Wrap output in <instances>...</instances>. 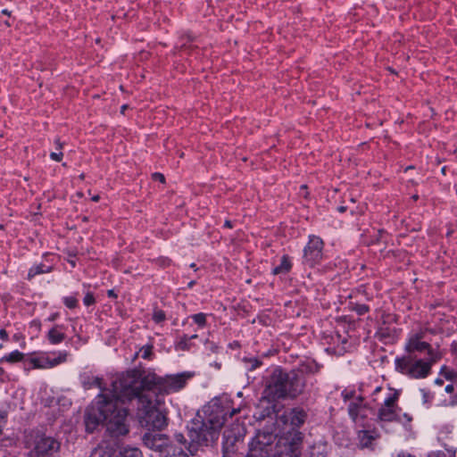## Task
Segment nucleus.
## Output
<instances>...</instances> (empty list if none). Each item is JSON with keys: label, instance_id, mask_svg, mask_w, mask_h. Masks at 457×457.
Listing matches in <instances>:
<instances>
[{"label": "nucleus", "instance_id": "obj_1", "mask_svg": "<svg viewBox=\"0 0 457 457\" xmlns=\"http://www.w3.org/2000/svg\"><path fill=\"white\" fill-rule=\"evenodd\" d=\"M113 390L121 397L120 406L128 410L127 402L136 403L137 418L141 427L162 430L167 426V417L161 410L164 404L163 398L150 389L143 388L136 372H128L117 379L113 383Z\"/></svg>", "mask_w": 457, "mask_h": 457}, {"label": "nucleus", "instance_id": "obj_2", "mask_svg": "<svg viewBox=\"0 0 457 457\" xmlns=\"http://www.w3.org/2000/svg\"><path fill=\"white\" fill-rule=\"evenodd\" d=\"M117 377L110 388L104 386L103 379L93 375H84L81 384L85 389L97 387L100 393L96 396L87 412V419L95 423L105 424L107 430L114 436H124L129 433L127 423V409L120 406L121 397L113 390V383L125 376Z\"/></svg>", "mask_w": 457, "mask_h": 457}, {"label": "nucleus", "instance_id": "obj_3", "mask_svg": "<svg viewBox=\"0 0 457 457\" xmlns=\"http://www.w3.org/2000/svg\"><path fill=\"white\" fill-rule=\"evenodd\" d=\"M238 411L228 399L214 398L205 404L187 425L190 450L216 444L228 417L232 418Z\"/></svg>", "mask_w": 457, "mask_h": 457}, {"label": "nucleus", "instance_id": "obj_4", "mask_svg": "<svg viewBox=\"0 0 457 457\" xmlns=\"http://www.w3.org/2000/svg\"><path fill=\"white\" fill-rule=\"evenodd\" d=\"M305 378L303 372L284 371L277 368L271 373L264 389V396L269 401L295 398L303 392Z\"/></svg>", "mask_w": 457, "mask_h": 457}, {"label": "nucleus", "instance_id": "obj_5", "mask_svg": "<svg viewBox=\"0 0 457 457\" xmlns=\"http://www.w3.org/2000/svg\"><path fill=\"white\" fill-rule=\"evenodd\" d=\"M370 401L379 405L377 413V420L381 426L388 422H400L408 424L412 417L407 412H403L398 406L399 393L391 388L376 386L370 394Z\"/></svg>", "mask_w": 457, "mask_h": 457}, {"label": "nucleus", "instance_id": "obj_6", "mask_svg": "<svg viewBox=\"0 0 457 457\" xmlns=\"http://www.w3.org/2000/svg\"><path fill=\"white\" fill-rule=\"evenodd\" d=\"M192 377L191 372H182L165 377L153 374L145 377L142 380L140 379V382L143 383V388L150 389L161 396L180 391Z\"/></svg>", "mask_w": 457, "mask_h": 457}, {"label": "nucleus", "instance_id": "obj_7", "mask_svg": "<svg viewBox=\"0 0 457 457\" xmlns=\"http://www.w3.org/2000/svg\"><path fill=\"white\" fill-rule=\"evenodd\" d=\"M438 358H419L418 354L403 355L395 360V370L411 378L421 379L427 378L434 363Z\"/></svg>", "mask_w": 457, "mask_h": 457}, {"label": "nucleus", "instance_id": "obj_8", "mask_svg": "<svg viewBox=\"0 0 457 457\" xmlns=\"http://www.w3.org/2000/svg\"><path fill=\"white\" fill-rule=\"evenodd\" d=\"M275 439L272 433L259 432L252 443L249 457H299L300 452L295 445L287 446L283 452L273 453Z\"/></svg>", "mask_w": 457, "mask_h": 457}, {"label": "nucleus", "instance_id": "obj_9", "mask_svg": "<svg viewBox=\"0 0 457 457\" xmlns=\"http://www.w3.org/2000/svg\"><path fill=\"white\" fill-rule=\"evenodd\" d=\"M342 396L345 401L352 400L348 405V413L352 420L357 426L364 428L371 412V408L364 402L366 391L361 388V393L356 395L354 392L344 390Z\"/></svg>", "mask_w": 457, "mask_h": 457}, {"label": "nucleus", "instance_id": "obj_10", "mask_svg": "<svg viewBox=\"0 0 457 457\" xmlns=\"http://www.w3.org/2000/svg\"><path fill=\"white\" fill-rule=\"evenodd\" d=\"M324 242L318 236H309V241L303 248V262L309 267H314L323 260Z\"/></svg>", "mask_w": 457, "mask_h": 457}, {"label": "nucleus", "instance_id": "obj_11", "mask_svg": "<svg viewBox=\"0 0 457 457\" xmlns=\"http://www.w3.org/2000/svg\"><path fill=\"white\" fill-rule=\"evenodd\" d=\"M59 447L58 441L52 436L43 435L36 438L34 447L29 453L28 457H54Z\"/></svg>", "mask_w": 457, "mask_h": 457}, {"label": "nucleus", "instance_id": "obj_12", "mask_svg": "<svg viewBox=\"0 0 457 457\" xmlns=\"http://www.w3.org/2000/svg\"><path fill=\"white\" fill-rule=\"evenodd\" d=\"M423 334L422 333H414L409 336L406 343H405V355H411L417 353H425V357H434L438 358V354L434 351L432 346L422 340Z\"/></svg>", "mask_w": 457, "mask_h": 457}, {"label": "nucleus", "instance_id": "obj_13", "mask_svg": "<svg viewBox=\"0 0 457 457\" xmlns=\"http://www.w3.org/2000/svg\"><path fill=\"white\" fill-rule=\"evenodd\" d=\"M195 451L190 450V442H187L182 433H175L173 441L170 443L165 451V457H189L188 453H193Z\"/></svg>", "mask_w": 457, "mask_h": 457}, {"label": "nucleus", "instance_id": "obj_14", "mask_svg": "<svg viewBox=\"0 0 457 457\" xmlns=\"http://www.w3.org/2000/svg\"><path fill=\"white\" fill-rule=\"evenodd\" d=\"M144 445L155 452H159L164 455L166 449L168 448L170 441L168 436L164 434H161L154 431L146 432L143 436Z\"/></svg>", "mask_w": 457, "mask_h": 457}, {"label": "nucleus", "instance_id": "obj_15", "mask_svg": "<svg viewBox=\"0 0 457 457\" xmlns=\"http://www.w3.org/2000/svg\"><path fill=\"white\" fill-rule=\"evenodd\" d=\"M67 353L59 352L58 356L55 358H50L46 354H41L37 357H31L29 359V364L33 369H50L66 361Z\"/></svg>", "mask_w": 457, "mask_h": 457}, {"label": "nucleus", "instance_id": "obj_16", "mask_svg": "<svg viewBox=\"0 0 457 457\" xmlns=\"http://www.w3.org/2000/svg\"><path fill=\"white\" fill-rule=\"evenodd\" d=\"M286 421L289 422L293 427L302 426L306 419V413L303 410L299 408L292 409L286 415Z\"/></svg>", "mask_w": 457, "mask_h": 457}, {"label": "nucleus", "instance_id": "obj_17", "mask_svg": "<svg viewBox=\"0 0 457 457\" xmlns=\"http://www.w3.org/2000/svg\"><path fill=\"white\" fill-rule=\"evenodd\" d=\"M292 263L287 255H283L280 259V263L274 267L272 273L275 275L287 274L290 271Z\"/></svg>", "mask_w": 457, "mask_h": 457}, {"label": "nucleus", "instance_id": "obj_18", "mask_svg": "<svg viewBox=\"0 0 457 457\" xmlns=\"http://www.w3.org/2000/svg\"><path fill=\"white\" fill-rule=\"evenodd\" d=\"M61 327L57 325L50 329L47 334V338L52 345H58L65 338V335L59 329Z\"/></svg>", "mask_w": 457, "mask_h": 457}, {"label": "nucleus", "instance_id": "obj_19", "mask_svg": "<svg viewBox=\"0 0 457 457\" xmlns=\"http://www.w3.org/2000/svg\"><path fill=\"white\" fill-rule=\"evenodd\" d=\"M51 270H52L51 266H48V265H46L43 263L36 264L29 269V272H28V278L31 279L32 278H34L37 275L49 273Z\"/></svg>", "mask_w": 457, "mask_h": 457}, {"label": "nucleus", "instance_id": "obj_20", "mask_svg": "<svg viewBox=\"0 0 457 457\" xmlns=\"http://www.w3.org/2000/svg\"><path fill=\"white\" fill-rule=\"evenodd\" d=\"M358 439L361 447H369L375 439L373 434L369 430H360Z\"/></svg>", "mask_w": 457, "mask_h": 457}, {"label": "nucleus", "instance_id": "obj_21", "mask_svg": "<svg viewBox=\"0 0 457 457\" xmlns=\"http://www.w3.org/2000/svg\"><path fill=\"white\" fill-rule=\"evenodd\" d=\"M24 353L18 350H15L3 356L0 361H6L9 363L20 362L24 359Z\"/></svg>", "mask_w": 457, "mask_h": 457}, {"label": "nucleus", "instance_id": "obj_22", "mask_svg": "<svg viewBox=\"0 0 457 457\" xmlns=\"http://www.w3.org/2000/svg\"><path fill=\"white\" fill-rule=\"evenodd\" d=\"M120 457H143V454L137 447L126 446L120 451Z\"/></svg>", "mask_w": 457, "mask_h": 457}, {"label": "nucleus", "instance_id": "obj_23", "mask_svg": "<svg viewBox=\"0 0 457 457\" xmlns=\"http://www.w3.org/2000/svg\"><path fill=\"white\" fill-rule=\"evenodd\" d=\"M241 437V434L231 435L230 431L226 430L223 434L224 445L228 447V445H233L237 441H238Z\"/></svg>", "mask_w": 457, "mask_h": 457}, {"label": "nucleus", "instance_id": "obj_24", "mask_svg": "<svg viewBox=\"0 0 457 457\" xmlns=\"http://www.w3.org/2000/svg\"><path fill=\"white\" fill-rule=\"evenodd\" d=\"M350 309L358 315H364L370 311V307L364 303L350 302Z\"/></svg>", "mask_w": 457, "mask_h": 457}, {"label": "nucleus", "instance_id": "obj_25", "mask_svg": "<svg viewBox=\"0 0 457 457\" xmlns=\"http://www.w3.org/2000/svg\"><path fill=\"white\" fill-rule=\"evenodd\" d=\"M153 348V345H143L137 352V355L145 360H151L154 355Z\"/></svg>", "mask_w": 457, "mask_h": 457}, {"label": "nucleus", "instance_id": "obj_26", "mask_svg": "<svg viewBox=\"0 0 457 457\" xmlns=\"http://www.w3.org/2000/svg\"><path fill=\"white\" fill-rule=\"evenodd\" d=\"M206 317L207 315L205 313L199 312L192 315L191 319L198 325L199 328H204L206 325Z\"/></svg>", "mask_w": 457, "mask_h": 457}, {"label": "nucleus", "instance_id": "obj_27", "mask_svg": "<svg viewBox=\"0 0 457 457\" xmlns=\"http://www.w3.org/2000/svg\"><path fill=\"white\" fill-rule=\"evenodd\" d=\"M55 145H56V150L57 152H53L50 154V158L53 160V161H55V162H60L62 159V152L61 151L62 149V144L60 143L59 140L55 141Z\"/></svg>", "mask_w": 457, "mask_h": 457}, {"label": "nucleus", "instance_id": "obj_28", "mask_svg": "<svg viewBox=\"0 0 457 457\" xmlns=\"http://www.w3.org/2000/svg\"><path fill=\"white\" fill-rule=\"evenodd\" d=\"M244 361L245 362L246 369L248 370H254L262 364V361L256 358H249V359L245 358V359H244Z\"/></svg>", "mask_w": 457, "mask_h": 457}, {"label": "nucleus", "instance_id": "obj_29", "mask_svg": "<svg viewBox=\"0 0 457 457\" xmlns=\"http://www.w3.org/2000/svg\"><path fill=\"white\" fill-rule=\"evenodd\" d=\"M62 303L69 309H74L78 306V299L75 296H65L62 298Z\"/></svg>", "mask_w": 457, "mask_h": 457}, {"label": "nucleus", "instance_id": "obj_30", "mask_svg": "<svg viewBox=\"0 0 457 457\" xmlns=\"http://www.w3.org/2000/svg\"><path fill=\"white\" fill-rule=\"evenodd\" d=\"M189 337L187 335H183L179 343H178V349L179 350H183V351H186V350H188L189 349Z\"/></svg>", "mask_w": 457, "mask_h": 457}, {"label": "nucleus", "instance_id": "obj_31", "mask_svg": "<svg viewBox=\"0 0 457 457\" xmlns=\"http://www.w3.org/2000/svg\"><path fill=\"white\" fill-rule=\"evenodd\" d=\"M166 316H165V313L162 310H156L154 311V314H153V320L156 322V323H161L164 320H165Z\"/></svg>", "mask_w": 457, "mask_h": 457}, {"label": "nucleus", "instance_id": "obj_32", "mask_svg": "<svg viewBox=\"0 0 457 457\" xmlns=\"http://www.w3.org/2000/svg\"><path fill=\"white\" fill-rule=\"evenodd\" d=\"M95 303H96V299H95L93 293L87 292L83 298V303L86 306H90V305L94 304Z\"/></svg>", "mask_w": 457, "mask_h": 457}, {"label": "nucleus", "instance_id": "obj_33", "mask_svg": "<svg viewBox=\"0 0 457 457\" xmlns=\"http://www.w3.org/2000/svg\"><path fill=\"white\" fill-rule=\"evenodd\" d=\"M7 412L5 411H0V434L2 433V427L6 422Z\"/></svg>", "mask_w": 457, "mask_h": 457}, {"label": "nucleus", "instance_id": "obj_34", "mask_svg": "<svg viewBox=\"0 0 457 457\" xmlns=\"http://www.w3.org/2000/svg\"><path fill=\"white\" fill-rule=\"evenodd\" d=\"M205 345H206V347H207L208 349H210L212 352H216V350H217V348H218V347H217V345H216L214 343H212V342H208V341H207V342L205 343Z\"/></svg>", "mask_w": 457, "mask_h": 457}, {"label": "nucleus", "instance_id": "obj_35", "mask_svg": "<svg viewBox=\"0 0 457 457\" xmlns=\"http://www.w3.org/2000/svg\"><path fill=\"white\" fill-rule=\"evenodd\" d=\"M0 338L3 341H7L8 340V333L6 332L5 329H0Z\"/></svg>", "mask_w": 457, "mask_h": 457}, {"label": "nucleus", "instance_id": "obj_36", "mask_svg": "<svg viewBox=\"0 0 457 457\" xmlns=\"http://www.w3.org/2000/svg\"><path fill=\"white\" fill-rule=\"evenodd\" d=\"M449 404L453 406L457 405V393L453 394V396H451Z\"/></svg>", "mask_w": 457, "mask_h": 457}, {"label": "nucleus", "instance_id": "obj_37", "mask_svg": "<svg viewBox=\"0 0 457 457\" xmlns=\"http://www.w3.org/2000/svg\"><path fill=\"white\" fill-rule=\"evenodd\" d=\"M445 392L452 394L454 391V386H453V385H447L445 386Z\"/></svg>", "mask_w": 457, "mask_h": 457}, {"label": "nucleus", "instance_id": "obj_38", "mask_svg": "<svg viewBox=\"0 0 457 457\" xmlns=\"http://www.w3.org/2000/svg\"><path fill=\"white\" fill-rule=\"evenodd\" d=\"M428 457H445L443 453H430Z\"/></svg>", "mask_w": 457, "mask_h": 457}, {"label": "nucleus", "instance_id": "obj_39", "mask_svg": "<svg viewBox=\"0 0 457 457\" xmlns=\"http://www.w3.org/2000/svg\"><path fill=\"white\" fill-rule=\"evenodd\" d=\"M154 176H155L156 178H158V179H160L162 182H163V181H164V177H163V175H162V174H161V173H155V174H154Z\"/></svg>", "mask_w": 457, "mask_h": 457}, {"label": "nucleus", "instance_id": "obj_40", "mask_svg": "<svg viewBox=\"0 0 457 457\" xmlns=\"http://www.w3.org/2000/svg\"><path fill=\"white\" fill-rule=\"evenodd\" d=\"M4 370L2 367H0V380H4Z\"/></svg>", "mask_w": 457, "mask_h": 457}, {"label": "nucleus", "instance_id": "obj_41", "mask_svg": "<svg viewBox=\"0 0 457 457\" xmlns=\"http://www.w3.org/2000/svg\"><path fill=\"white\" fill-rule=\"evenodd\" d=\"M2 13H3V14H4V15H8V16H10V15H11V12H10L7 9H4V10L2 11Z\"/></svg>", "mask_w": 457, "mask_h": 457}, {"label": "nucleus", "instance_id": "obj_42", "mask_svg": "<svg viewBox=\"0 0 457 457\" xmlns=\"http://www.w3.org/2000/svg\"><path fill=\"white\" fill-rule=\"evenodd\" d=\"M225 226H226V227H228V228H232V223H231V221L227 220V221L225 222Z\"/></svg>", "mask_w": 457, "mask_h": 457}, {"label": "nucleus", "instance_id": "obj_43", "mask_svg": "<svg viewBox=\"0 0 457 457\" xmlns=\"http://www.w3.org/2000/svg\"><path fill=\"white\" fill-rule=\"evenodd\" d=\"M338 210H339V212H344L346 210V208L344 206H341L338 208Z\"/></svg>", "mask_w": 457, "mask_h": 457}, {"label": "nucleus", "instance_id": "obj_44", "mask_svg": "<svg viewBox=\"0 0 457 457\" xmlns=\"http://www.w3.org/2000/svg\"><path fill=\"white\" fill-rule=\"evenodd\" d=\"M108 295H109V296H114V293H113V291H112V290H109V291H108Z\"/></svg>", "mask_w": 457, "mask_h": 457}, {"label": "nucleus", "instance_id": "obj_45", "mask_svg": "<svg viewBox=\"0 0 457 457\" xmlns=\"http://www.w3.org/2000/svg\"><path fill=\"white\" fill-rule=\"evenodd\" d=\"M188 337H189V341H190L191 339L196 338V337H197V335H196V334H195V335H192V336H190V337L188 336Z\"/></svg>", "mask_w": 457, "mask_h": 457}, {"label": "nucleus", "instance_id": "obj_46", "mask_svg": "<svg viewBox=\"0 0 457 457\" xmlns=\"http://www.w3.org/2000/svg\"><path fill=\"white\" fill-rule=\"evenodd\" d=\"M436 383L438 385H442L443 381L440 378L436 379Z\"/></svg>", "mask_w": 457, "mask_h": 457}, {"label": "nucleus", "instance_id": "obj_47", "mask_svg": "<svg viewBox=\"0 0 457 457\" xmlns=\"http://www.w3.org/2000/svg\"><path fill=\"white\" fill-rule=\"evenodd\" d=\"M93 201L97 202L99 200V196L96 195L92 198Z\"/></svg>", "mask_w": 457, "mask_h": 457}, {"label": "nucleus", "instance_id": "obj_48", "mask_svg": "<svg viewBox=\"0 0 457 457\" xmlns=\"http://www.w3.org/2000/svg\"><path fill=\"white\" fill-rule=\"evenodd\" d=\"M4 25H6L7 27H11V23L9 22V21H5Z\"/></svg>", "mask_w": 457, "mask_h": 457}, {"label": "nucleus", "instance_id": "obj_49", "mask_svg": "<svg viewBox=\"0 0 457 457\" xmlns=\"http://www.w3.org/2000/svg\"><path fill=\"white\" fill-rule=\"evenodd\" d=\"M453 349H454V352H455V353H456V354H457V344L454 345V348H453Z\"/></svg>", "mask_w": 457, "mask_h": 457}, {"label": "nucleus", "instance_id": "obj_50", "mask_svg": "<svg viewBox=\"0 0 457 457\" xmlns=\"http://www.w3.org/2000/svg\"><path fill=\"white\" fill-rule=\"evenodd\" d=\"M353 297H355V296H354L353 294H352V295H350V298H351V299H352V298H353Z\"/></svg>", "mask_w": 457, "mask_h": 457}]
</instances>
